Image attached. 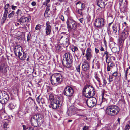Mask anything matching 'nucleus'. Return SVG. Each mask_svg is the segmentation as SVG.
Here are the masks:
<instances>
[{"mask_svg":"<svg viewBox=\"0 0 130 130\" xmlns=\"http://www.w3.org/2000/svg\"><path fill=\"white\" fill-rule=\"evenodd\" d=\"M44 121L43 117L40 114H35L31 118V124L32 126L35 127L40 126Z\"/></svg>","mask_w":130,"mask_h":130,"instance_id":"f257e3e1","label":"nucleus"},{"mask_svg":"<svg viewBox=\"0 0 130 130\" xmlns=\"http://www.w3.org/2000/svg\"><path fill=\"white\" fill-rule=\"evenodd\" d=\"M63 79L64 77L62 75L59 73L53 74L50 78L51 84L55 86L61 84L63 81Z\"/></svg>","mask_w":130,"mask_h":130,"instance_id":"f03ea898","label":"nucleus"},{"mask_svg":"<svg viewBox=\"0 0 130 130\" xmlns=\"http://www.w3.org/2000/svg\"><path fill=\"white\" fill-rule=\"evenodd\" d=\"M72 56L69 52L66 53L63 56L62 63L65 67L69 68L72 65Z\"/></svg>","mask_w":130,"mask_h":130,"instance_id":"7ed1b4c3","label":"nucleus"},{"mask_svg":"<svg viewBox=\"0 0 130 130\" xmlns=\"http://www.w3.org/2000/svg\"><path fill=\"white\" fill-rule=\"evenodd\" d=\"M120 110L118 106L116 105H112L108 107L106 109V114L111 116H114L117 114Z\"/></svg>","mask_w":130,"mask_h":130,"instance_id":"20e7f679","label":"nucleus"},{"mask_svg":"<svg viewBox=\"0 0 130 130\" xmlns=\"http://www.w3.org/2000/svg\"><path fill=\"white\" fill-rule=\"evenodd\" d=\"M83 93L85 95L86 97H88V96L86 94V92H87L88 94L90 97L94 95L95 93V89L92 86L90 85H87L84 87L83 90Z\"/></svg>","mask_w":130,"mask_h":130,"instance_id":"39448f33","label":"nucleus"},{"mask_svg":"<svg viewBox=\"0 0 130 130\" xmlns=\"http://www.w3.org/2000/svg\"><path fill=\"white\" fill-rule=\"evenodd\" d=\"M62 103L60 98H57V99L52 101L49 105L50 108L55 109H59L62 106Z\"/></svg>","mask_w":130,"mask_h":130,"instance_id":"423d86ee","label":"nucleus"},{"mask_svg":"<svg viewBox=\"0 0 130 130\" xmlns=\"http://www.w3.org/2000/svg\"><path fill=\"white\" fill-rule=\"evenodd\" d=\"M59 43L63 45L64 47H67L69 44V40L68 37L67 36H64L61 37L59 39Z\"/></svg>","mask_w":130,"mask_h":130,"instance_id":"0eeeda50","label":"nucleus"},{"mask_svg":"<svg viewBox=\"0 0 130 130\" xmlns=\"http://www.w3.org/2000/svg\"><path fill=\"white\" fill-rule=\"evenodd\" d=\"M63 93L67 96L70 97L73 95L74 90L72 88L67 86L65 88Z\"/></svg>","mask_w":130,"mask_h":130,"instance_id":"6e6552de","label":"nucleus"},{"mask_svg":"<svg viewBox=\"0 0 130 130\" xmlns=\"http://www.w3.org/2000/svg\"><path fill=\"white\" fill-rule=\"evenodd\" d=\"M67 27L68 29H75L77 27V24L74 20L73 19H69L67 21Z\"/></svg>","mask_w":130,"mask_h":130,"instance_id":"1a4fd4ad","label":"nucleus"},{"mask_svg":"<svg viewBox=\"0 0 130 130\" xmlns=\"http://www.w3.org/2000/svg\"><path fill=\"white\" fill-rule=\"evenodd\" d=\"M20 24L22 27H23L26 25L27 23L29 22L31 20V17L30 16L25 17L23 16L19 19Z\"/></svg>","mask_w":130,"mask_h":130,"instance_id":"9d476101","label":"nucleus"},{"mask_svg":"<svg viewBox=\"0 0 130 130\" xmlns=\"http://www.w3.org/2000/svg\"><path fill=\"white\" fill-rule=\"evenodd\" d=\"M96 99L94 97L88 99L86 102L87 106L89 107H93L96 105Z\"/></svg>","mask_w":130,"mask_h":130,"instance_id":"9b49d317","label":"nucleus"},{"mask_svg":"<svg viewBox=\"0 0 130 130\" xmlns=\"http://www.w3.org/2000/svg\"><path fill=\"white\" fill-rule=\"evenodd\" d=\"M8 66L7 64L3 62H0V71L5 75L8 70Z\"/></svg>","mask_w":130,"mask_h":130,"instance_id":"f8f14e48","label":"nucleus"},{"mask_svg":"<svg viewBox=\"0 0 130 130\" xmlns=\"http://www.w3.org/2000/svg\"><path fill=\"white\" fill-rule=\"evenodd\" d=\"M33 103L35 104L34 100L31 97H29L25 101L24 105L30 108H31V105Z\"/></svg>","mask_w":130,"mask_h":130,"instance_id":"ddd939ff","label":"nucleus"},{"mask_svg":"<svg viewBox=\"0 0 130 130\" xmlns=\"http://www.w3.org/2000/svg\"><path fill=\"white\" fill-rule=\"evenodd\" d=\"M104 22L103 18L97 19L95 23V25L97 27H100L104 25Z\"/></svg>","mask_w":130,"mask_h":130,"instance_id":"4468645a","label":"nucleus"},{"mask_svg":"<svg viewBox=\"0 0 130 130\" xmlns=\"http://www.w3.org/2000/svg\"><path fill=\"white\" fill-rule=\"evenodd\" d=\"M85 56L87 60H90L92 57V52L91 49L88 48L87 49Z\"/></svg>","mask_w":130,"mask_h":130,"instance_id":"2eb2a0df","label":"nucleus"},{"mask_svg":"<svg viewBox=\"0 0 130 130\" xmlns=\"http://www.w3.org/2000/svg\"><path fill=\"white\" fill-rule=\"evenodd\" d=\"M82 68L85 71H88L89 69V66L88 62L86 60L84 61L82 65Z\"/></svg>","mask_w":130,"mask_h":130,"instance_id":"dca6fc26","label":"nucleus"},{"mask_svg":"<svg viewBox=\"0 0 130 130\" xmlns=\"http://www.w3.org/2000/svg\"><path fill=\"white\" fill-rule=\"evenodd\" d=\"M3 101L2 102L3 103H5L7 102L9 99V95L6 92L3 91Z\"/></svg>","mask_w":130,"mask_h":130,"instance_id":"f3484780","label":"nucleus"},{"mask_svg":"<svg viewBox=\"0 0 130 130\" xmlns=\"http://www.w3.org/2000/svg\"><path fill=\"white\" fill-rule=\"evenodd\" d=\"M15 104L13 102H11L8 105L7 107L11 110L14 109L15 106Z\"/></svg>","mask_w":130,"mask_h":130,"instance_id":"a211bd4d","label":"nucleus"},{"mask_svg":"<svg viewBox=\"0 0 130 130\" xmlns=\"http://www.w3.org/2000/svg\"><path fill=\"white\" fill-rule=\"evenodd\" d=\"M92 62L93 63V65L92 67H93L96 69L99 68V63L98 61L95 60L94 61V60H93Z\"/></svg>","mask_w":130,"mask_h":130,"instance_id":"6ab92c4d","label":"nucleus"},{"mask_svg":"<svg viewBox=\"0 0 130 130\" xmlns=\"http://www.w3.org/2000/svg\"><path fill=\"white\" fill-rule=\"evenodd\" d=\"M84 4L83 3H82L80 1H79L76 4V7L77 8L78 7H81V8H84Z\"/></svg>","mask_w":130,"mask_h":130,"instance_id":"aec40b11","label":"nucleus"},{"mask_svg":"<svg viewBox=\"0 0 130 130\" xmlns=\"http://www.w3.org/2000/svg\"><path fill=\"white\" fill-rule=\"evenodd\" d=\"M57 98H59L58 97H56L53 94H51L49 95V99L51 101L53 100H55L57 99Z\"/></svg>","mask_w":130,"mask_h":130,"instance_id":"412c9836","label":"nucleus"},{"mask_svg":"<svg viewBox=\"0 0 130 130\" xmlns=\"http://www.w3.org/2000/svg\"><path fill=\"white\" fill-rule=\"evenodd\" d=\"M50 23L49 22H47L46 23V27L45 29L51 31L52 28L51 25H50Z\"/></svg>","mask_w":130,"mask_h":130,"instance_id":"4be33fe9","label":"nucleus"},{"mask_svg":"<svg viewBox=\"0 0 130 130\" xmlns=\"http://www.w3.org/2000/svg\"><path fill=\"white\" fill-rule=\"evenodd\" d=\"M3 128L4 130H6L7 128L9 127L8 122L7 121L4 123L3 125Z\"/></svg>","mask_w":130,"mask_h":130,"instance_id":"5701e85b","label":"nucleus"},{"mask_svg":"<svg viewBox=\"0 0 130 130\" xmlns=\"http://www.w3.org/2000/svg\"><path fill=\"white\" fill-rule=\"evenodd\" d=\"M123 35H124V37H123V36H122V38L121 39V40L120 39L119 40V44H121V43H122V42L123 41V42H124V40L127 37V35L126 34H125V33L123 34Z\"/></svg>","mask_w":130,"mask_h":130,"instance_id":"b1692460","label":"nucleus"},{"mask_svg":"<svg viewBox=\"0 0 130 130\" xmlns=\"http://www.w3.org/2000/svg\"><path fill=\"white\" fill-rule=\"evenodd\" d=\"M24 13V11L22 9H18L16 12V14L18 15H21L22 14Z\"/></svg>","mask_w":130,"mask_h":130,"instance_id":"393cba45","label":"nucleus"},{"mask_svg":"<svg viewBox=\"0 0 130 130\" xmlns=\"http://www.w3.org/2000/svg\"><path fill=\"white\" fill-rule=\"evenodd\" d=\"M117 25H116L115 24H113L112 27V29L113 30V32L114 33H116L117 31Z\"/></svg>","mask_w":130,"mask_h":130,"instance_id":"a878e982","label":"nucleus"},{"mask_svg":"<svg viewBox=\"0 0 130 130\" xmlns=\"http://www.w3.org/2000/svg\"><path fill=\"white\" fill-rule=\"evenodd\" d=\"M56 51L58 52L60 51L62 49V47L59 44H57L55 46Z\"/></svg>","mask_w":130,"mask_h":130,"instance_id":"bb28decb","label":"nucleus"},{"mask_svg":"<svg viewBox=\"0 0 130 130\" xmlns=\"http://www.w3.org/2000/svg\"><path fill=\"white\" fill-rule=\"evenodd\" d=\"M20 47L19 46H15L14 49V52H16L18 53L20 52Z\"/></svg>","mask_w":130,"mask_h":130,"instance_id":"cd10ccee","label":"nucleus"},{"mask_svg":"<svg viewBox=\"0 0 130 130\" xmlns=\"http://www.w3.org/2000/svg\"><path fill=\"white\" fill-rule=\"evenodd\" d=\"M111 54H110L108 52L106 55V62H107V60H108L110 61L111 60V59L109 58Z\"/></svg>","mask_w":130,"mask_h":130,"instance_id":"c85d7f7f","label":"nucleus"},{"mask_svg":"<svg viewBox=\"0 0 130 130\" xmlns=\"http://www.w3.org/2000/svg\"><path fill=\"white\" fill-rule=\"evenodd\" d=\"M3 92H0V103L2 104H4V103H3L2 101H3Z\"/></svg>","mask_w":130,"mask_h":130,"instance_id":"c756f323","label":"nucleus"},{"mask_svg":"<svg viewBox=\"0 0 130 130\" xmlns=\"http://www.w3.org/2000/svg\"><path fill=\"white\" fill-rule=\"evenodd\" d=\"M107 66H108L110 67H112L114 66V63L112 61H109V62H107Z\"/></svg>","mask_w":130,"mask_h":130,"instance_id":"7c9ffc66","label":"nucleus"},{"mask_svg":"<svg viewBox=\"0 0 130 130\" xmlns=\"http://www.w3.org/2000/svg\"><path fill=\"white\" fill-rule=\"evenodd\" d=\"M82 11H83V10H82V9H77L76 10V12L80 15H82Z\"/></svg>","mask_w":130,"mask_h":130,"instance_id":"2f4dec72","label":"nucleus"},{"mask_svg":"<svg viewBox=\"0 0 130 130\" xmlns=\"http://www.w3.org/2000/svg\"><path fill=\"white\" fill-rule=\"evenodd\" d=\"M50 1V0H45V1L44 2L43 4L46 6V8H48V6H47V4Z\"/></svg>","mask_w":130,"mask_h":130,"instance_id":"473e14b6","label":"nucleus"},{"mask_svg":"<svg viewBox=\"0 0 130 130\" xmlns=\"http://www.w3.org/2000/svg\"><path fill=\"white\" fill-rule=\"evenodd\" d=\"M41 28V25L40 24L37 25L35 27V29L36 30H39Z\"/></svg>","mask_w":130,"mask_h":130,"instance_id":"72a5a7b5","label":"nucleus"},{"mask_svg":"<svg viewBox=\"0 0 130 130\" xmlns=\"http://www.w3.org/2000/svg\"><path fill=\"white\" fill-rule=\"evenodd\" d=\"M99 75L96 74H95L94 77L98 82H100V79L99 77Z\"/></svg>","mask_w":130,"mask_h":130,"instance_id":"f704fd0d","label":"nucleus"},{"mask_svg":"<svg viewBox=\"0 0 130 130\" xmlns=\"http://www.w3.org/2000/svg\"><path fill=\"white\" fill-rule=\"evenodd\" d=\"M71 50L73 52H77L78 50V49L77 47L73 46L72 47Z\"/></svg>","mask_w":130,"mask_h":130,"instance_id":"c9c22d12","label":"nucleus"},{"mask_svg":"<svg viewBox=\"0 0 130 130\" xmlns=\"http://www.w3.org/2000/svg\"><path fill=\"white\" fill-rule=\"evenodd\" d=\"M43 99V98L41 97L40 96H39L37 98L36 101L38 103H39L41 100Z\"/></svg>","mask_w":130,"mask_h":130,"instance_id":"e433bc0d","label":"nucleus"},{"mask_svg":"<svg viewBox=\"0 0 130 130\" xmlns=\"http://www.w3.org/2000/svg\"><path fill=\"white\" fill-rule=\"evenodd\" d=\"M26 54L25 53L23 52V56L21 57L20 59L21 60H23L25 59L26 58Z\"/></svg>","mask_w":130,"mask_h":130,"instance_id":"4c0bfd02","label":"nucleus"},{"mask_svg":"<svg viewBox=\"0 0 130 130\" xmlns=\"http://www.w3.org/2000/svg\"><path fill=\"white\" fill-rule=\"evenodd\" d=\"M31 35L30 32L28 33L27 35V41L28 42L29 41L30 39Z\"/></svg>","mask_w":130,"mask_h":130,"instance_id":"58836bf2","label":"nucleus"},{"mask_svg":"<svg viewBox=\"0 0 130 130\" xmlns=\"http://www.w3.org/2000/svg\"><path fill=\"white\" fill-rule=\"evenodd\" d=\"M45 34H46V35L45 36H48L50 35V33H51V31H50L48 30H47L46 29H45Z\"/></svg>","mask_w":130,"mask_h":130,"instance_id":"ea45409f","label":"nucleus"},{"mask_svg":"<svg viewBox=\"0 0 130 130\" xmlns=\"http://www.w3.org/2000/svg\"><path fill=\"white\" fill-rule=\"evenodd\" d=\"M13 93L14 94L17 93L18 92V89L16 88H14L12 90V91Z\"/></svg>","mask_w":130,"mask_h":130,"instance_id":"a19ab883","label":"nucleus"},{"mask_svg":"<svg viewBox=\"0 0 130 130\" xmlns=\"http://www.w3.org/2000/svg\"><path fill=\"white\" fill-rule=\"evenodd\" d=\"M6 17H7L3 15V17L1 19V22L2 23H3L4 22L6 19Z\"/></svg>","mask_w":130,"mask_h":130,"instance_id":"79ce46f5","label":"nucleus"},{"mask_svg":"<svg viewBox=\"0 0 130 130\" xmlns=\"http://www.w3.org/2000/svg\"><path fill=\"white\" fill-rule=\"evenodd\" d=\"M5 11L3 14V16L7 17V15L8 14V11L7 10V9H5Z\"/></svg>","mask_w":130,"mask_h":130,"instance_id":"37998d69","label":"nucleus"},{"mask_svg":"<svg viewBox=\"0 0 130 130\" xmlns=\"http://www.w3.org/2000/svg\"><path fill=\"white\" fill-rule=\"evenodd\" d=\"M130 129V126L128 124L126 125L125 128V130H129Z\"/></svg>","mask_w":130,"mask_h":130,"instance_id":"c03bdc74","label":"nucleus"},{"mask_svg":"<svg viewBox=\"0 0 130 130\" xmlns=\"http://www.w3.org/2000/svg\"><path fill=\"white\" fill-rule=\"evenodd\" d=\"M103 79V86H105L107 84V81L104 78L102 79Z\"/></svg>","mask_w":130,"mask_h":130,"instance_id":"a18cd8bd","label":"nucleus"},{"mask_svg":"<svg viewBox=\"0 0 130 130\" xmlns=\"http://www.w3.org/2000/svg\"><path fill=\"white\" fill-rule=\"evenodd\" d=\"M77 71V72H79L80 71V64L79 65L76 67Z\"/></svg>","mask_w":130,"mask_h":130,"instance_id":"49530a36","label":"nucleus"},{"mask_svg":"<svg viewBox=\"0 0 130 130\" xmlns=\"http://www.w3.org/2000/svg\"><path fill=\"white\" fill-rule=\"evenodd\" d=\"M14 14V12L13 11H12L8 15V17L9 18H10L12 17H13Z\"/></svg>","mask_w":130,"mask_h":130,"instance_id":"de8ad7c7","label":"nucleus"},{"mask_svg":"<svg viewBox=\"0 0 130 130\" xmlns=\"http://www.w3.org/2000/svg\"><path fill=\"white\" fill-rule=\"evenodd\" d=\"M82 10H83V11H82V14L83 15L85 13L86 11H88V9H87L86 10H85V9H82Z\"/></svg>","mask_w":130,"mask_h":130,"instance_id":"09e8293b","label":"nucleus"},{"mask_svg":"<svg viewBox=\"0 0 130 130\" xmlns=\"http://www.w3.org/2000/svg\"><path fill=\"white\" fill-rule=\"evenodd\" d=\"M87 21L89 22H90L91 20V17L89 15L87 16Z\"/></svg>","mask_w":130,"mask_h":130,"instance_id":"8fccbe9b","label":"nucleus"},{"mask_svg":"<svg viewBox=\"0 0 130 130\" xmlns=\"http://www.w3.org/2000/svg\"><path fill=\"white\" fill-rule=\"evenodd\" d=\"M59 18L62 21H65V19L64 16L62 15H61L60 16Z\"/></svg>","mask_w":130,"mask_h":130,"instance_id":"3c124183","label":"nucleus"},{"mask_svg":"<svg viewBox=\"0 0 130 130\" xmlns=\"http://www.w3.org/2000/svg\"><path fill=\"white\" fill-rule=\"evenodd\" d=\"M113 77L112 76H109V79L110 82H112L113 81Z\"/></svg>","mask_w":130,"mask_h":130,"instance_id":"603ef678","label":"nucleus"},{"mask_svg":"<svg viewBox=\"0 0 130 130\" xmlns=\"http://www.w3.org/2000/svg\"><path fill=\"white\" fill-rule=\"evenodd\" d=\"M117 74H118L117 72L116 71V72H114L112 74V76H113L116 77V76H117Z\"/></svg>","mask_w":130,"mask_h":130,"instance_id":"864d4df0","label":"nucleus"},{"mask_svg":"<svg viewBox=\"0 0 130 130\" xmlns=\"http://www.w3.org/2000/svg\"><path fill=\"white\" fill-rule=\"evenodd\" d=\"M128 68H127V69L125 72V76L126 78H127V73L128 72Z\"/></svg>","mask_w":130,"mask_h":130,"instance_id":"5fc2aeb1","label":"nucleus"},{"mask_svg":"<svg viewBox=\"0 0 130 130\" xmlns=\"http://www.w3.org/2000/svg\"><path fill=\"white\" fill-rule=\"evenodd\" d=\"M83 130H88V127L87 126H84L83 128Z\"/></svg>","mask_w":130,"mask_h":130,"instance_id":"6e6d98bb","label":"nucleus"},{"mask_svg":"<svg viewBox=\"0 0 130 130\" xmlns=\"http://www.w3.org/2000/svg\"><path fill=\"white\" fill-rule=\"evenodd\" d=\"M25 130H34V129L32 127H27Z\"/></svg>","mask_w":130,"mask_h":130,"instance_id":"4d7b16f0","label":"nucleus"},{"mask_svg":"<svg viewBox=\"0 0 130 130\" xmlns=\"http://www.w3.org/2000/svg\"><path fill=\"white\" fill-rule=\"evenodd\" d=\"M18 57L19 58H20V56L22 55V54L20 52H19L18 53Z\"/></svg>","mask_w":130,"mask_h":130,"instance_id":"13d9d810","label":"nucleus"},{"mask_svg":"<svg viewBox=\"0 0 130 130\" xmlns=\"http://www.w3.org/2000/svg\"><path fill=\"white\" fill-rule=\"evenodd\" d=\"M67 115L68 116H70L72 115V113H71L70 112L69 110H68L67 111Z\"/></svg>","mask_w":130,"mask_h":130,"instance_id":"bf43d9fd","label":"nucleus"},{"mask_svg":"<svg viewBox=\"0 0 130 130\" xmlns=\"http://www.w3.org/2000/svg\"><path fill=\"white\" fill-rule=\"evenodd\" d=\"M111 67H109L107 66V69L108 71H110V70H111Z\"/></svg>","mask_w":130,"mask_h":130,"instance_id":"052dcab7","label":"nucleus"},{"mask_svg":"<svg viewBox=\"0 0 130 130\" xmlns=\"http://www.w3.org/2000/svg\"><path fill=\"white\" fill-rule=\"evenodd\" d=\"M9 6V4H6L4 8H8Z\"/></svg>","mask_w":130,"mask_h":130,"instance_id":"680f3d73","label":"nucleus"},{"mask_svg":"<svg viewBox=\"0 0 130 130\" xmlns=\"http://www.w3.org/2000/svg\"><path fill=\"white\" fill-rule=\"evenodd\" d=\"M95 53L96 54L98 53L99 52V49L95 48Z\"/></svg>","mask_w":130,"mask_h":130,"instance_id":"e2e57ef3","label":"nucleus"},{"mask_svg":"<svg viewBox=\"0 0 130 130\" xmlns=\"http://www.w3.org/2000/svg\"><path fill=\"white\" fill-rule=\"evenodd\" d=\"M113 40V39L111 37H109V40L110 42H112Z\"/></svg>","mask_w":130,"mask_h":130,"instance_id":"0e129e2a","label":"nucleus"},{"mask_svg":"<svg viewBox=\"0 0 130 130\" xmlns=\"http://www.w3.org/2000/svg\"><path fill=\"white\" fill-rule=\"evenodd\" d=\"M100 49L101 51H104V48H103V47L102 46H101L100 47Z\"/></svg>","mask_w":130,"mask_h":130,"instance_id":"69168bd1","label":"nucleus"},{"mask_svg":"<svg viewBox=\"0 0 130 130\" xmlns=\"http://www.w3.org/2000/svg\"><path fill=\"white\" fill-rule=\"evenodd\" d=\"M116 49V47H113L111 49V51H112L113 52H114L115 53V52H116V51H114V50H115V49Z\"/></svg>","mask_w":130,"mask_h":130,"instance_id":"338daca9","label":"nucleus"},{"mask_svg":"<svg viewBox=\"0 0 130 130\" xmlns=\"http://www.w3.org/2000/svg\"><path fill=\"white\" fill-rule=\"evenodd\" d=\"M79 20L80 23H82L83 21V18H80L79 19Z\"/></svg>","mask_w":130,"mask_h":130,"instance_id":"774afa93","label":"nucleus"}]
</instances>
